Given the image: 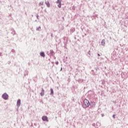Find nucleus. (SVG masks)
I'll use <instances>...</instances> for the list:
<instances>
[{"instance_id": "obj_1", "label": "nucleus", "mask_w": 128, "mask_h": 128, "mask_svg": "<svg viewBox=\"0 0 128 128\" xmlns=\"http://www.w3.org/2000/svg\"><path fill=\"white\" fill-rule=\"evenodd\" d=\"M90 106V101L88 100V99H84L83 102V108H88Z\"/></svg>"}, {"instance_id": "obj_2", "label": "nucleus", "mask_w": 128, "mask_h": 128, "mask_svg": "<svg viewBox=\"0 0 128 128\" xmlns=\"http://www.w3.org/2000/svg\"><path fill=\"white\" fill-rule=\"evenodd\" d=\"M2 98L4 100H8V94L5 92L2 95Z\"/></svg>"}, {"instance_id": "obj_3", "label": "nucleus", "mask_w": 128, "mask_h": 128, "mask_svg": "<svg viewBox=\"0 0 128 128\" xmlns=\"http://www.w3.org/2000/svg\"><path fill=\"white\" fill-rule=\"evenodd\" d=\"M42 120L44 122H48V116H44L42 117Z\"/></svg>"}, {"instance_id": "obj_4", "label": "nucleus", "mask_w": 128, "mask_h": 128, "mask_svg": "<svg viewBox=\"0 0 128 128\" xmlns=\"http://www.w3.org/2000/svg\"><path fill=\"white\" fill-rule=\"evenodd\" d=\"M58 4V6L60 8H62V1L60 0H58V2H57Z\"/></svg>"}, {"instance_id": "obj_5", "label": "nucleus", "mask_w": 128, "mask_h": 128, "mask_svg": "<svg viewBox=\"0 0 128 128\" xmlns=\"http://www.w3.org/2000/svg\"><path fill=\"white\" fill-rule=\"evenodd\" d=\"M40 94L42 96H44V90L43 88H42V92L40 93Z\"/></svg>"}, {"instance_id": "obj_6", "label": "nucleus", "mask_w": 128, "mask_h": 128, "mask_svg": "<svg viewBox=\"0 0 128 128\" xmlns=\"http://www.w3.org/2000/svg\"><path fill=\"white\" fill-rule=\"evenodd\" d=\"M91 106L92 108H94V106H96V102H91Z\"/></svg>"}, {"instance_id": "obj_7", "label": "nucleus", "mask_w": 128, "mask_h": 128, "mask_svg": "<svg viewBox=\"0 0 128 128\" xmlns=\"http://www.w3.org/2000/svg\"><path fill=\"white\" fill-rule=\"evenodd\" d=\"M40 56H42L43 58H44V56H46V54H44V52H40Z\"/></svg>"}, {"instance_id": "obj_8", "label": "nucleus", "mask_w": 128, "mask_h": 128, "mask_svg": "<svg viewBox=\"0 0 128 128\" xmlns=\"http://www.w3.org/2000/svg\"><path fill=\"white\" fill-rule=\"evenodd\" d=\"M17 106H20V100H18L17 102Z\"/></svg>"}, {"instance_id": "obj_9", "label": "nucleus", "mask_w": 128, "mask_h": 128, "mask_svg": "<svg viewBox=\"0 0 128 128\" xmlns=\"http://www.w3.org/2000/svg\"><path fill=\"white\" fill-rule=\"evenodd\" d=\"M46 4L48 8H50V2H46Z\"/></svg>"}, {"instance_id": "obj_10", "label": "nucleus", "mask_w": 128, "mask_h": 128, "mask_svg": "<svg viewBox=\"0 0 128 128\" xmlns=\"http://www.w3.org/2000/svg\"><path fill=\"white\" fill-rule=\"evenodd\" d=\"M101 44L102 46H104V40H102Z\"/></svg>"}, {"instance_id": "obj_11", "label": "nucleus", "mask_w": 128, "mask_h": 128, "mask_svg": "<svg viewBox=\"0 0 128 128\" xmlns=\"http://www.w3.org/2000/svg\"><path fill=\"white\" fill-rule=\"evenodd\" d=\"M50 91H51V94H54V90L51 88Z\"/></svg>"}, {"instance_id": "obj_12", "label": "nucleus", "mask_w": 128, "mask_h": 128, "mask_svg": "<svg viewBox=\"0 0 128 128\" xmlns=\"http://www.w3.org/2000/svg\"><path fill=\"white\" fill-rule=\"evenodd\" d=\"M42 4H44V2H41L40 3L39 6H42Z\"/></svg>"}, {"instance_id": "obj_13", "label": "nucleus", "mask_w": 128, "mask_h": 128, "mask_svg": "<svg viewBox=\"0 0 128 128\" xmlns=\"http://www.w3.org/2000/svg\"><path fill=\"white\" fill-rule=\"evenodd\" d=\"M0 56H2V53L0 52Z\"/></svg>"}, {"instance_id": "obj_14", "label": "nucleus", "mask_w": 128, "mask_h": 128, "mask_svg": "<svg viewBox=\"0 0 128 128\" xmlns=\"http://www.w3.org/2000/svg\"><path fill=\"white\" fill-rule=\"evenodd\" d=\"M56 64H57V65L58 64V62H56Z\"/></svg>"}, {"instance_id": "obj_15", "label": "nucleus", "mask_w": 128, "mask_h": 128, "mask_svg": "<svg viewBox=\"0 0 128 128\" xmlns=\"http://www.w3.org/2000/svg\"><path fill=\"white\" fill-rule=\"evenodd\" d=\"M12 52H14V50L12 49Z\"/></svg>"}, {"instance_id": "obj_16", "label": "nucleus", "mask_w": 128, "mask_h": 128, "mask_svg": "<svg viewBox=\"0 0 128 128\" xmlns=\"http://www.w3.org/2000/svg\"><path fill=\"white\" fill-rule=\"evenodd\" d=\"M112 117L114 118H116V115L114 114V115L112 116Z\"/></svg>"}, {"instance_id": "obj_17", "label": "nucleus", "mask_w": 128, "mask_h": 128, "mask_svg": "<svg viewBox=\"0 0 128 128\" xmlns=\"http://www.w3.org/2000/svg\"><path fill=\"white\" fill-rule=\"evenodd\" d=\"M98 56H100V54H98Z\"/></svg>"}, {"instance_id": "obj_18", "label": "nucleus", "mask_w": 128, "mask_h": 128, "mask_svg": "<svg viewBox=\"0 0 128 128\" xmlns=\"http://www.w3.org/2000/svg\"><path fill=\"white\" fill-rule=\"evenodd\" d=\"M10 62H8V64H10Z\"/></svg>"}, {"instance_id": "obj_19", "label": "nucleus", "mask_w": 128, "mask_h": 128, "mask_svg": "<svg viewBox=\"0 0 128 128\" xmlns=\"http://www.w3.org/2000/svg\"><path fill=\"white\" fill-rule=\"evenodd\" d=\"M12 34H14V32H12Z\"/></svg>"}]
</instances>
